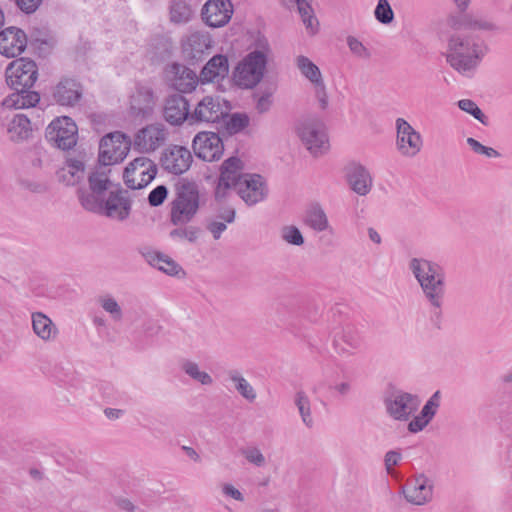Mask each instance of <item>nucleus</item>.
<instances>
[{
    "label": "nucleus",
    "instance_id": "38",
    "mask_svg": "<svg viewBox=\"0 0 512 512\" xmlns=\"http://www.w3.org/2000/svg\"><path fill=\"white\" fill-rule=\"evenodd\" d=\"M305 223L316 231H324L327 229L328 219L319 204H314L307 210Z\"/></svg>",
    "mask_w": 512,
    "mask_h": 512
},
{
    "label": "nucleus",
    "instance_id": "5",
    "mask_svg": "<svg viewBox=\"0 0 512 512\" xmlns=\"http://www.w3.org/2000/svg\"><path fill=\"white\" fill-rule=\"evenodd\" d=\"M297 135L305 147L314 156L322 155L329 149V140L323 120L314 114L299 120L296 127Z\"/></svg>",
    "mask_w": 512,
    "mask_h": 512
},
{
    "label": "nucleus",
    "instance_id": "51",
    "mask_svg": "<svg viewBox=\"0 0 512 512\" xmlns=\"http://www.w3.org/2000/svg\"><path fill=\"white\" fill-rule=\"evenodd\" d=\"M281 234L282 238L291 245L301 246L304 243V237L296 226H284Z\"/></svg>",
    "mask_w": 512,
    "mask_h": 512
},
{
    "label": "nucleus",
    "instance_id": "44",
    "mask_svg": "<svg viewBox=\"0 0 512 512\" xmlns=\"http://www.w3.org/2000/svg\"><path fill=\"white\" fill-rule=\"evenodd\" d=\"M295 404L299 410L302 421L307 427H312L313 419L311 417L310 401L303 391H298L295 397Z\"/></svg>",
    "mask_w": 512,
    "mask_h": 512
},
{
    "label": "nucleus",
    "instance_id": "32",
    "mask_svg": "<svg viewBox=\"0 0 512 512\" xmlns=\"http://www.w3.org/2000/svg\"><path fill=\"white\" fill-rule=\"evenodd\" d=\"M31 131V122L24 114L15 115L8 127V133L12 141H22L27 139Z\"/></svg>",
    "mask_w": 512,
    "mask_h": 512
},
{
    "label": "nucleus",
    "instance_id": "41",
    "mask_svg": "<svg viewBox=\"0 0 512 512\" xmlns=\"http://www.w3.org/2000/svg\"><path fill=\"white\" fill-rule=\"evenodd\" d=\"M274 88L272 86H268L263 88L261 86L259 89L254 91L253 99L256 101V110L258 113L263 114L270 110L272 106V96L274 93Z\"/></svg>",
    "mask_w": 512,
    "mask_h": 512
},
{
    "label": "nucleus",
    "instance_id": "46",
    "mask_svg": "<svg viewBox=\"0 0 512 512\" xmlns=\"http://www.w3.org/2000/svg\"><path fill=\"white\" fill-rule=\"evenodd\" d=\"M458 107L466 113L472 115L480 123L487 126L489 124L488 117L482 112L478 105L470 99H462L458 101Z\"/></svg>",
    "mask_w": 512,
    "mask_h": 512
},
{
    "label": "nucleus",
    "instance_id": "22",
    "mask_svg": "<svg viewBox=\"0 0 512 512\" xmlns=\"http://www.w3.org/2000/svg\"><path fill=\"white\" fill-rule=\"evenodd\" d=\"M160 161L164 170L181 175L190 168L193 158L186 147L175 145L163 152Z\"/></svg>",
    "mask_w": 512,
    "mask_h": 512
},
{
    "label": "nucleus",
    "instance_id": "63",
    "mask_svg": "<svg viewBox=\"0 0 512 512\" xmlns=\"http://www.w3.org/2000/svg\"><path fill=\"white\" fill-rule=\"evenodd\" d=\"M401 460V453L396 450H390L385 455V467L389 471L393 466L398 465Z\"/></svg>",
    "mask_w": 512,
    "mask_h": 512
},
{
    "label": "nucleus",
    "instance_id": "37",
    "mask_svg": "<svg viewBox=\"0 0 512 512\" xmlns=\"http://www.w3.org/2000/svg\"><path fill=\"white\" fill-rule=\"evenodd\" d=\"M243 169V162L237 156H231L228 159L224 160L220 167V176L219 178H224L225 180L232 181L234 185L240 179L242 174L238 172Z\"/></svg>",
    "mask_w": 512,
    "mask_h": 512
},
{
    "label": "nucleus",
    "instance_id": "30",
    "mask_svg": "<svg viewBox=\"0 0 512 512\" xmlns=\"http://www.w3.org/2000/svg\"><path fill=\"white\" fill-rule=\"evenodd\" d=\"M173 43L170 37L165 35H154L150 39L149 52L153 62H164L172 55Z\"/></svg>",
    "mask_w": 512,
    "mask_h": 512
},
{
    "label": "nucleus",
    "instance_id": "58",
    "mask_svg": "<svg viewBox=\"0 0 512 512\" xmlns=\"http://www.w3.org/2000/svg\"><path fill=\"white\" fill-rule=\"evenodd\" d=\"M236 211L231 206L222 207L217 211L216 218L221 219L224 223H233L235 221Z\"/></svg>",
    "mask_w": 512,
    "mask_h": 512
},
{
    "label": "nucleus",
    "instance_id": "50",
    "mask_svg": "<svg viewBox=\"0 0 512 512\" xmlns=\"http://www.w3.org/2000/svg\"><path fill=\"white\" fill-rule=\"evenodd\" d=\"M183 369L191 378L199 381L203 385H209L213 381L208 373L199 370L196 363L188 361L183 365Z\"/></svg>",
    "mask_w": 512,
    "mask_h": 512
},
{
    "label": "nucleus",
    "instance_id": "62",
    "mask_svg": "<svg viewBox=\"0 0 512 512\" xmlns=\"http://www.w3.org/2000/svg\"><path fill=\"white\" fill-rule=\"evenodd\" d=\"M315 92H316V97L320 103V107L321 109H326L327 106H328V96H327V93H326V87H325V83L324 81L318 84H315Z\"/></svg>",
    "mask_w": 512,
    "mask_h": 512
},
{
    "label": "nucleus",
    "instance_id": "19",
    "mask_svg": "<svg viewBox=\"0 0 512 512\" xmlns=\"http://www.w3.org/2000/svg\"><path fill=\"white\" fill-rule=\"evenodd\" d=\"M405 499L414 505H424L433 496V484L424 474L415 476L407 481L402 488Z\"/></svg>",
    "mask_w": 512,
    "mask_h": 512
},
{
    "label": "nucleus",
    "instance_id": "54",
    "mask_svg": "<svg viewBox=\"0 0 512 512\" xmlns=\"http://www.w3.org/2000/svg\"><path fill=\"white\" fill-rule=\"evenodd\" d=\"M234 187L232 181L225 180L224 178H218V183L214 191L215 201L221 203L229 194V189Z\"/></svg>",
    "mask_w": 512,
    "mask_h": 512
},
{
    "label": "nucleus",
    "instance_id": "8",
    "mask_svg": "<svg viewBox=\"0 0 512 512\" xmlns=\"http://www.w3.org/2000/svg\"><path fill=\"white\" fill-rule=\"evenodd\" d=\"M45 138L61 150L72 149L78 139V128L74 120L68 116L54 119L45 130Z\"/></svg>",
    "mask_w": 512,
    "mask_h": 512
},
{
    "label": "nucleus",
    "instance_id": "11",
    "mask_svg": "<svg viewBox=\"0 0 512 512\" xmlns=\"http://www.w3.org/2000/svg\"><path fill=\"white\" fill-rule=\"evenodd\" d=\"M234 188L240 198L249 206L263 201L268 195L267 183L260 174H242Z\"/></svg>",
    "mask_w": 512,
    "mask_h": 512
},
{
    "label": "nucleus",
    "instance_id": "2",
    "mask_svg": "<svg viewBox=\"0 0 512 512\" xmlns=\"http://www.w3.org/2000/svg\"><path fill=\"white\" fill-rule=\"evenodd\" d=\"M487 50L483 42L455 33L448 39L446 61L453 69L464 74L477 68Z\"/></svg>",
    "mask_w": 512,
    "mask_h": 512
},
{
    "label": "nucleus",
    "instance_id": "28",
    "mask_svg": "<svg viewBox=\"0 0 512 512\" xmlns=\"http://www.w3.org/2000/svg\"><path fill=\"white\" fill-rule=\"evenodd\" d=\"M40 100L37 92L31 91L30 88L14 90V92L5 97L1 105L6 108H29L34 107Z\"/></svg>",
    "mask_w": 512,
    "mask_h": 512
},
{
    "label": "nucleus",
    "instance_id": "48",
    "mask_svg": "<svg viewBox=\"0 0 512 512\" xmlns=\"http://www.w3.org/2000/svg\"><path fill=\"white\" fill-rule=\"evenodd\" d=\"M440 400H441V393L438 390L428 399V401L423 406V408L419 414L420 418H423L427 422L430 423L437 413V410L440 406Z\"/></svg>",
    "mask_w": 512,
    "mask_h": 512
},
{
    "label": "nucleus",
    "instance_id": "25",
    "mask_svg": "<svg viewBox=\"0 0 512 512\" xmlns=\"http://www.w3.org/2000/svg\"><path fill=\"white\" fill-rule=\"evenodd\" d=\"M227 113L221 108L220 103L211 96L204 97L198 102L190 118L194 123L198 122H218L226 117Z\"/></svg>",
    "mask_w": 512,
    "mask_h": 512
},
{
    "label": "nucleus",
    "instance_id": "39",
    "mask_svg": "<svg viewBox=\"0 0 512 512\" xmlns=\"http://www.w3.org/2000/svg\"><path fill=\"white\" fill-rule=\"evenodd\" d=\"M28 44L38 52L39 56H45L51 47L48 31L46 29L34 28L28 36Z\"/></svg>",
    "mask_w": 512,
    "mask_h": 512
},
{
    "label": "nucleus",
    "instance_id": "33",
    "mask_svg": "<svg viewBox=\"0 0 512 512\" xmlns=\"http://www.w3.org/2000/svg\"><path fill=\"white\" fill-rule=\"evenodd\" d=\"M68 170L62 169L58 172L59 179L66 185H75L83 178L85 165L81 160L69 158L66 160Z\"/></svg>",
    "mask_w": 512,
    "mask_h": 512
},
{
    "label": "nucleus",
    "instance_id": "52",
    "mask_svg": "<svg viewBox=\"0 0 512 512\" xmlns=\"http://www.w3.org/2000/svg\"><path fill=\"white\" fill-rule=\"evenodd\" d=\"M101 307L109 314H111L112 318L114 320H121L122 319V309L117 303V301L111 297L106 296L100 299Z\"/></svg>",
    "mask_w": 512,
    "mask_h": 512
},
{
    "label": "nucleus",
    "instance_id": "13",
    "mask_svg": "<svg viewBox=\"0 0 512 512\" xmlns=\"http://www.w3.org/2000/svg\"><path fill=\"white\" fill-rule=\"evenodd\" d=\"M192 148L195 155L204 161L220 159L224 151L223 141L215 132L202 131L195 135Z\"/></svg>",
    "mask_w": 512,
    "mask_h": 512
},
{
    "label": "nucleus",
    "instance_id": "45",
    "mask_svg": "<svg viewBox=\"0 0 512 512\" xmlns=\"http://www.w3.org/2000/svg\"><path fill=\"white\" fill-rule=\"evenodd\" d=\"M376 20L381 24H390L394 20V11L388 0H378L374 10Z\"/></svg>",
    "mask_w": 512,
    "mask_h": 512
},
{
    "label": "nucleus",
    "instance_id": "16",
    "mask_svg": "<svg viewBox=\"0 0 512 512\" xmlns=\"http://www.w3.org/2000/svg\"><path fill=\"white\" fill-rule=\"evenodd\" d=\"M397 148L399 152L408 157H413L421 150L422 137L405 119L396 120Z\"/></svg>",
    "mask_w": 512,
    "mask_h": 512
},
{
    "label": "nucleus",
    "instance_id": "15",
    "mask_svg": "<svg viewBox=\"0 0 512 512\" xmlns=\"http://www.w3.org/2000/svg\"><path fill=\"white\" fill-rule=\"evenodd\" d=\"M419 405V397L408 392H399L393 398L385 399L387 413L398 421L409 420Z\"/></svg>",
    "mask_w": 512,
    "mask_h": 512
},
{
    "label": "nucleus",
    "instance_id": "47",
    "mask_svg": "<svg viewBox=\"0 0 512 512\" xmlns=\"http://www.w3.org/2000/svg\"><path fill=\"white\" fill-rule=\"evenodd\" d=\"M291 2L295 3L297 6L298 13L300 14L303 23L305 24L306 28L312 29V22L313 20H316L314 16V11L311 6L312 0H290Z\"/></svg>",
    "mask_w": 512,
    "mask_h": 512
},
{
    "label": "nucleus",
    "instance_id": "57",
    "mask_svg": "<svg viewBox=\"0 0 512 512\" xmlns=\"http://www.w3.org/2000/svg\"><path fill=\"white\" fill-rule=\"evenodd\" d=\"M206 229L212 234L215 240H218L222 233L227 229V226L224 222L211 220L207 223Z\"/></svg>",
    "mask_w": 512,
    "mask_h": 512
},
{
    "label": "nucleus",
    "instance_id": "4",
    "mask_svg": "<svg viewBox=\"0 0 512 512\" xmlns=\"http://www.w3.org/2000/svg\"><path fill=\"white\" fill-rule=\"evenodd\" d=\"M200 208V192L195 182L185 181L177 186L170 203V222L174 226L191 222Z\"/></svg>",
    "mask_w": 512,
    "mask_h": 512
},
{
    "label": "nucleus",
    "instance_id": "20",
    "mask_svg": "<svg viewBox=\"0 0 512 512\" xmlns=\"http://www.w3.org/2000/svg\"><path fill=\"white\" fill-rule=\"evenodd\" d=\"M211 38L207 32L195 31L182 40V53L189 64L202 60L204 54L211 48Z\"/></svg>",
    "mask_w": 512,
    "mask_h": 512
},
{
    "label": "nucleus",
    "instance_id": "27",
    "mask_svg": "<svg viewBox=\"0 0 512 512\" xmlns=\"http://www.w3.org/2000/svg\"><path fill=\"white\" fill-rule=\"evenodd\" d=\"M229 62L223 54L214 55L202 68L199 78L201 83H210L214 80H223L228 76Z\"/></svg>",
    "mask_w": 512,
    "mask_h": 512
},
{
    "label": "nucleus",
    "instance_id": "26",
    "mask_svg": "<svg viewBox=\"0 0 512 512\" xmlns=\"http://www.w3.org/2000/svg\"><path fill=\"white\" fill-rule=\"evenodd\" d=\"M424 296L430 304L439 305V300L445 295V274L430 275V277H415Z\"/></svg>",
    "mask_w": 512,
    "mask_h": 512
},
{
    "label": "nucleus",
    "instance_id": "34",
    "mask_svg": "<svg viewBox=\"0 0 512 512\" xmlns=\"http://www.w3.org/2000/svg\"><path fill=\"white\" fill-rule=\"evenodd\" d=\"M409 269L414 277H430V275L445 274L443 268L436 262L424 258H412L409 262Z\"/></svg>",
    "mask_w": 512,
    "mask_h": 512
},
{
    "label": "nucleus",
    "instance_id": "49",
    "mask_svg": "<svg viewBox=\"0 0 512 512\" xmlns=\"http://www.w3.org/2000/svg\"><path fill=\"white\" fill-rule=\"evenodd\" d=\"M341 339L344 343L353 349L359 348L362 342L361 336L356 326L352 323L345 324L342 330Z\"/></svg>",
    "mask_w": 512,
    "mask_h": 512
},
{
    "label": "nucleus",
    "instance_id": "36",
    "mask_svg": "<svg viewBox=\"0 0 512 512\" xmlns=\"http://www.w3.org/2000/svg\"><path fill=\"white\" fill-rule=\"evenodd\" d=\"M192 9L184 0H172L169 7L170 21L175 24L187 23L192 17Z\"/></svg>",
    "mask_w": 512,
    "mask_h": 512
},
{
    "label": "nucleus",
    "instance_id": "29",
    "mask_svg": "<svg viewBox=\"0 0 512 512\" xmlns=\"http://www.w3.org/2000/svg\"><path fill=\"white\" fill-rule=\"evenodd\" d=\"M33 332L43 341L54 340L58 334V329L52 320L42 312L32 313Z\"/></svg>",
    "mask_w": 512,
    "mask_h": 512
},
{
    "label": "nucleus",
    "instance_id": "6",
    "mask_svg": "<svg viewBox=\"0 0 512 512\" xmlns=\"http://www.w3.org/2000/svg\"><path fill=\"white\" fill-rule=\"evenodd\" d=\"M131 148L130 138L121 131L103 136L99 143L98 162L102 166H111L122 162Z\"/></svg>",
    "mask_w": 512,
    "mask_h": 512
},
{
    "label": "nucleus",
    "instance_id": "24",
    "mask_svg": "<svg viewBox=\"0 0 512 512\" xmlns=\"http://www.w3.org/2000/svg\"><path fill=\"white\" fill-rule=\"evenodd\" d=\"M346 177L350 188L358 195H367L372 188V177L369 171L360 163L351 162L346 168Z\"/></svg>",
    "mask_w": 512,
    "mask_h": 512
},
{
    "label": "nucleus",
    "instance_id": "9",
    "mask_svg": "<svg viewBox=\"0 0 512 512\" xmlns=\"http://www.w3.org/2000/svg\"><path fill=\"white\" fill-rule=\"evenodd\" d=\"M5 77L12 90L32 88L38 78V67L32 59L21 57L7 66Z\"/></svg>",
    "mask_w": 512,
    "mask_h": 512
},
{
    "label": "nucleus",
    "instance_id": "43",
    "mask_svg": "<svg viewBox=\"0 0 512 512\" xmlns=\"http://www.w3.org/2000/svg\"><path fill=\"white\" fill-rule=\"evenodd\" d=\"M229 376L230 379L236 383V390L241 394V396L248 401L253 402L256 398V393L247 380L235 370L230 371Z\"/></svg>",
    "mask_w": 512,
    "mask_h": 512
},
{
    "label": "nucleus",
    "instance_id": "61",
    "mask_svg": "<svg viewBox=\"0 0 512 512\" xmlns=\"http://www.w3.org/2000/svg\"><path fill=\"white\" fill-rule=\"evenodd\" d=\"M21 186L33 193H44L48 187L44 183L31 181L28 179L21 180Z\"/></svg>",
    "mask_w": 512,
    "mask_h": 512
},
{
    "label": "nucleus",
    "instance_id": "53",
    "mask_svg": "<svg viewBox=\"0 0 512 512\" xmlns=\"http://www.w3.org/2000/svg\"><path fill=\"white\" fill-rule=\"evenodd\" d=\"M168 196V188L158 185L148 195V203L151 207H158L164 203Z\"/></svg>",
    "mask_w": 512,
    "mask_h": 512
},
{
    "label": "nucleus",
    "instance_id": "18",
    "mask_svg": "<svg viewBox=\"0 0 512 512\" xmlns=\"http://www.w3.org/2000/svg\"><path fill=\"white\" fill-rule=\"evenodd\" d=\"M28 46V36L20 28L10 26L0 31V53L8 58L21 55Z\"/></svg>",
    "mask_w": 512,
    "mask_h": 512
},
{
    "label": "nucleus",
    "instance_id": "21",
    "mask_svg": "<svg viewBox=\"0 0 512 512\" xmlns=\"http://www.w3.org/2000/svg\"><path fill=\"white\" fill-rule=\"evenodd\" d=\"M190 116L192 112L189 109V102L183 95L172 94L166 98L163 117L169 124L177 126L188 121L192 125L193 120Z\"/></svg>",
    "mask_w": 512,
    "mask_h": 512
},
{
    "label": "nucleus",
    "instance_id": "59",
    "mask_svg": "<svg viewBox=\"0 0 512 512\" xmlns=\"http://www.w3.org/2000/svg\"><path fill=\"white\" fill-rule=\"evenodd\" d=\"M443 301L444 299H440L439 305L430 304L432 307L430 320L438 329L441 327Z\"/></svg>",
    "mask_w": 512,
    "mask_h": 512
},
{
    "label": "nucleus",
    "instance_id": "42",
    "mask_svg": "<svg viewBox=\"0 0 512 512\" xmlns=\"http://www.w3.org/2000/svg\"><path fill=\"white\" fill-rule=\"evenodd\" d=\"M228 116V120L225 121V129L230 134H237L248 127L250 119L246 113H233Z\"/></svg>",
    "mask_w": 512,
    "mask_h": 512
},
{
    "label": "nucleus",
    "instance_id": "35",
    "mask_svg": "<svg viewBox=\"0 0 512 512\" xmlns=\"http://www.w3.org/2000/svg\"><path fill=\"white\" fill-rule=\"evenodd\" d=\"M148 262L153 267H156L160 271L170 276H176L180 271H182V267L178 263H176L169 256L160 252H154L153 254H150L148 256Z\"/></svg>",
    "mask_w": 512,
    "mask_h": 512
},
{
    "label": "nucleus",
    "instance_id": "23",
    "mask_svg": "<svg viewBox=\"0 0 512 512\" xmlns=\"http://www.w3.org/2000/svg\"><path fill=\"white\" fill-rule=\"evenodd\" d=\"M165 130L160 125H148L139 130L134 138V148L139 152L156 150L165 140Z\"/></svg>",
    "mask_w": 512,
    "mask_h": 512
},
{
    "label": "nucleus",
    "instance_id": "55",
    "mask_svg": "<svg viewBox=\"0 0 512 512\" xmlns=\"http://www.w3.org/2000/svg\"><path fill=\"white\" fill-rule=\"evenodd\" d=\"M347 45L354 55L363 58L370 57V52L368 51V49L362 44L361 41H359L354 36L347 37Z\"/></svg>",
    "mask_w": 512,
    "mask_h": 512
},
{
    "label": "nucleus",
    "instance_id": "14",
    "mask_svg": "<svg viewBox=\"0 0 512 512\" xmlns=\"http://www.w3.org/2000/svg\"><path fill=\"white\" fill-rule=\"evenodd\" d=\"M83 85L75 78L62 77L52 88V99L59 106L75 107L83 97Z\"/></svg>",
    "mask_w": 512,
    "mask_h": 512
},
{
    "label": "nucleus",
    "instance_id": "56",
    "mask_svg": "<svg viewBox=\"0 0 512 512\" xmlns=\"http://www.w3.org/2000/svg\"><path fill=\"white\" fill-rule=\"evenodd\" d=\"M243 454L250 463H253L258 467H261L265 464V457L257 448L247 449L243 451Z\"/></svg>",
    "mask_w": 512,
    "mask_h": 512
},
{
    "label": "nucleus",
    "instance_id": "64",
    "mask_svg": "<svg viewBox=\"0 0 512 512\" xmlns=\"http://www.w3.org/2000/svg\"><path fill=\"white\" fill-rule=\"evenodd\" d=\"M428 424L429 422L423 418H420V415H417L409 422L408 430L411 433H418L422 431Z\"/></svg>",
    "mask_w": 512,
    "mask_h": 512
},
{
    "label": "nucleus",
    "instance_id": "10",
    "mask_svg": "<svg viewBox=\"0 0 512 512\" xmlns=\"http://www.w3.org/2000/svg\"><path fill=\"white\" fill-rule=\"evenodd\" d=\"M157 170V165L151 159L137 157L125 167L123 180L132 190L142 189L155 178Z\"/></svg>",
    "mask_w": 512,
    "mask_h": 512
},
{
    "label": "nucleus",
    "instance_id": "12",
    "mask_svg": "<svg viewBox=\"0 0 512 512\" xmlns=\"http://www.w3.org/2000/svg\"><path fill=\"white\" fill-rule=\"evenodd\" d=\"M164 72L169 85L179 93H191L201 82L195 71L178 62L168 64Z\"/></svg>",
    "mask_w": 512,
    "mask_h": 512
},
{
    "label": "nucleus",
    "instance_id": "60",
    "mask_svg": "<svg viewBox=\"0 0 512 512\" xmlns=\"http://www.w3.org/2000/svg\"><path fill=\"white\" fill-rule=\"evenodd\" d=\"M42 0H16L17 6L26 14H31L37 10Z\"/></svg>",
    "mask_w": 512,
    "mask_h": 512
},
{
    "label": "nucleus",
    "instance_id": "3",
    "mask_svg": "<svg viewBox=\"0 0 512 512\" xmlns=\"http://www.w3.org/2000/svg\"><path fill=\"white\" fill-rule=\"evenodd\" d=\"M80 203L87 211L118 221L126 220L131 213L132 207L128 191L120 186L116 190L110 191L107 199L97 200L94 196H84L80 198Z\"/></svg>",
    "mask_w": 512,
    "mask_h": 512
},
{
    "label": "nucleus",
    "instance_id": "31",
    "mask_svg": "<svg viewBox=\"0 0 512 512\" xmlns=\"http://www.w3.org/2000/svg\"><path fill=\"white\" fill-rule=\"evenodd\" d=\"M88 183L91 193H79V199L84 196H94L97 200H102L106 191L111 186V181L105 171L95 170L88 176Z\"/></svg>",
    "mask_w": 512,
    "mask_h": 512
},
{
    "label": "nucleus",
    "instance_id": "1",
    "mask_svg": "<svg viewBox=\"0 0 512 512\" xmlns=\"http://www.w3.org/2000/svg\"><path fill=\"white\" fill-rule=\"evenodd\" d=\"M253 46L254 49L244 56L233 71L235 82L245 89H253L262 81L271 53L269 42L264 35L258 34Z\"/></svg>",
    "mask_w": 512,
    "mask_h": 512
},
{
    "label": "nucleus",
    "instance_id": "7",
    "mask_svg": "<svg viewBox=\"0 0 512 512\" xmlns=\"http://www.w3.org/2000/svg\"><path fill=\"white\" fill-rule=\"evenodd\" d=\"M459 12L450 14L447 18V25L453 30H482L498 31L500 27L491 19L483 16L466 13L471 0H453Z\"/></svg>",
    "mask_w": 512,
    "mask_h": 512
},
{
    "label": "nucleus",
    "instance_id": "40",
    "mask_svg": "<svg viewBox=\"0 0 512 512\" xmlns=\"http://www.w3.org/2000/svg\"><path fill=\"white\" fill-rule=\"evenodd\" d=\"M297 67L311 83L318 84L323 81L319 67L314 64L308 57L300 55L297 57Z\"/></svg>",
    "mask_w": 512,
    "mask_h": 512
},
{
    "label": "nucleus",
    "instance_id": "17",
    "mask_svg": "<svg viewBox=\"0 0 512 512\" xmlns=\"http://www.w3.org/2000/svg\"><path fill=\"white\" fill-rule=\"evenodd\" d=\"M232 14L233 5L230 0H208L201 10L203 21L212 28L225 26Z\"/></svg>",
    "mask_w": 512,
    "mask_h": 512
}]
</instances>
